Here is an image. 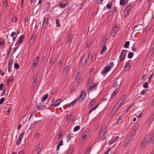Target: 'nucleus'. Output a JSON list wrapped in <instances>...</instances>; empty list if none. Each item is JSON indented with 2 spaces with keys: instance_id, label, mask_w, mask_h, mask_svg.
<instances>
[{
  "instance_id": "f257e3e1",
  "label": "nucleus",
  "mask_w": 154,
  "mask_h": 154,
  "mask_svg": "<svg viewBox=\"0 0 154 154\" xmlns=\"http://www.w3.org/2000/svg\"><path fill=\"white\" fill-rule=\"evenodd\" d=\"M113 66V63L111 62L109 64V66H106L103 68V69L101 71V73L102 74H106L107 72H108Z\"/></svg>"
},
{
  "instance_id": "f03ea898",
  "label": "nucleus",
  "mask_w": 154,
  "mask_h": 154,
  "mask_svg": "<svg viewBox=\"0 0 154 154\" xmlns=\"http://www.w3.org/2000/svg\"><path fill=\"white\" fill-rule=\"evenodd\" d=\"M127 52H128V51L125 50H123L122 51L119 57V61L121 62L125 58Z\"/></svg>"
},
{
  "instance_id": "7ed1b4c3",
  "label": "nucleus",
  "mask_w": 154,
  "mask_h": 154,
  "mask_svg": "<svg viewBox=\"0 0 154 154\" xmlns=\"http://www.w3.org/2000/svg\"><path fill=\"white\" fill-rule=\"evenodd\" d=\"M86 92L85 91H82L81 92L80 96L78 98V101L81 102L83 101L86 97Z\"/></svg>"
},
{
  "instance_id": "20e7f679",
  "label": "nucleus",
  "mask_w": 154,
  "mask_h": 154,
  "mask_svg": "<svg viewBox=\"0 0 154 154\" xmlns=\"http://www.w3.org/2000/svg\"><path fill=\"white\" fill-rule=\"evenodd\" d=\"M106 126L104 125L102 127L100 131V133L99 136L100 139H101V137L103 136L106 134Z\"/></svg>"
},
{
  "instance_id": "39448f33",
  "label": "nucleus",
  "mask_w": 154,
  "mask_h": 154,
  "mask_svg": "<svg viewBox=\"0 0 154 154\" xmlns=\"http://www.w3.org/2000/svg\"><path fill=\"white\" fill-rule=\"evenodd\" d=\"M131 131V132L128 134V136L129 138H131V139H132L135 137V135L136 133V131L132 129Z\"/></svg>"
},
{
  "instance_id": "423d86ee",
  "label": "nucleus",
  "mask_w": 154,
  "mask_h": 154,
  "mask_svg": "<svg viewBox=\"0 0 154 154\" xmlns=\"http://www.w3.org/2000/svg\"><path fill=\"white\" fill-rule=\"evenodd\" d=\"M68 4V1L67 0H63L60 3L59 6L62 8H64Z\"/></svg>"
},
{
  "instance_id": "0eeeda50",
  "label": "nucleus",
  "mask_w": 154,
  "mask_h": 154,
  "mask_svg": "<svg viewBox=\"0 0 154 154\" xmlns=\"http://www.w3.org/2000/svg\"><path fill=\"white\" fill-rule=\"evenodd\" d=\"M24 37V35L23 34L21 35L19 38V39L17 41V43L15 45V46L19 45L21 43Z\"/></svg>"
},
{
  "instance_id": "6e6552de",
  "label": "nucleus",
  "mask_w": 154,
  "mask_h": 154,
  "mask_svg": "<svg viewBox=\"0 0 154 154\" xmlns=\"http://www.w3.org/2000/svg\"><path fill=\"white\" fill-rule=\"evenodd\" d=\"M48 17L45 18L44 20L42 27L44 29H45L48 27Z\"/></svg>"
},
{
  "instance_id": "1a4fd4ad",
  "label": "nucleus",
  "mask_w": 154,
  "mask_h": 154,
  "mask_svg": "<svg viewBox=\"0 0 154 154\" xmlns=\"http://www.w3.org/2000/svg\"><path fill=\"white\" fill-rule=\"evenodd\" d=\"M119 138L118 136H113L112 139L109 141V145H112Z\"/></svg>"
},
{
  "instance_id": "9d476101",
  "label": "nucleus",
  "mask_w": 154,
  "mask_h": 154,
  "mask_svg": "<svg viewBox=\"0 0 154 154\" xmlns=\"http://www.w3.org/2000/svg\"><path fill=\"white\" fill-rule=\"evenodd\" d=\"M48 108V107H47L46 105H45V104H44L38 105L36 106V108L39 109L40 110L44 109L45 108Z\"/></svg>"
},
{
  "instance_id": "9b49d317",
  "label": "nucleus",
  "mask_w": 154,
  "mask_h": 154,
  "mask_svg": "<svg viewBox=\"0 0 154 154\" xmlns=\"http://www.w3.org/2000/svg\"><path fill=\"white\" fill-rule=\"evenodd\" d=\"M42 145L41 143L38 144L37 146L36 154H39L42 148Z\"/></svg>"
},
{
  "instance_id": "f8f14e48",
  "label": "nucleus",
  "mask_w": 154,
  "mask_h": 154,
  "mask_svg": "<svg viewBox=\"0 0 154 154\" xmlns=\"http://www.w3.org/2000/svg\"><path fill=\"white\" fill-rule=\"evenodd\" d=\"M131 64V60H129L127 62L125 67V70H127L130 67Z\"/></svg>"
},
{
  "instance_id": "ddd939ff",
  "label": "nucleus",
  "mask_w": 154,
  "mask_h": 154,
  "mask_svg": "<svg viewBox=\"0 0 154 154\" xmlns=\"http://www.w3.org/2000/svg\"><path fill=\"white\" fill-rule=\"evenodd\" d=\"M74 35H73L72 33H70L66 41V43L68 44L70 42V41H71L72 40V39Z\"/></svg>"
},
{
  "instance_id": "4468645a",
  "label": "nucleus",
  "mask_w": 154,
  "mask_h": 154,
  "mask_svg": "<svg viewBox=\"0 0 154 154\" xmlns=\"http://www.w3.org/2000/svg\"><path fill=\"white\" fill-rule=\"evenodd\" d=\"M131 5L129 3L125 8L124 13H126V14H128L131 8Z\"/></svg>"
},
{
  "instance_id": "2eb2a0df",
  "label": "nucleus",
  "mask_w": 154,
  "mask_h": 154,
  "mask_svg": "<svg viewBox=\"0 0 154 154\" xmlns=\"http://www.w3.org/2000/svg\"><path fill=\"white\" fill-rule=\"evenodd\" d=\"M98 85V82H97L95 83H94L93 85L92 86H90V87L89 88V90H91V91H93L94 90H96L97 89V86Z\"/></svg>"
},
{
  "instance_id": "dca6fc26",
  "label": "nucleus",
  "mask_w": 154,
  "mask_h": 154,
  "mask_svg": "<svg viewBox=\"0 0 154 154\" xmlns=\"http://www.w3.org/2000/svg\"><path fill=\"white\" fill-rule=\"evenodd\" d=\"M124 116L123 114H122L119 115L118 119L117 121V124H118L122 122L123 120V117Z\"/></svg>"
},
{
  "instance_id": "f3484780",
  "label": "nucleus",
  "mask_w": 154,
  "mask_h": 154,
  "mask_svg": "<svg viewBox=\"0 0 154 154\" xmlns=\"http://www.w3.org/2000/svg\"><path fill=\"white\" fill-rule=\"evenodd\" d=\"M132 140L131 138H128V137L126 138L124 144V146H126L128 145L130 143Z\"/></svg>"
},
{
  "instance_id": "a211bd4d",
  "label": "nucleus",
  "mask_w": 154,
  "mask_h": 154,
  "mask_svg": "<svg viewBox=\"0 0 154 154\" xmlns=\"http://www.w3.org/2000/svg\"><path fill=\"white\" fill-rule=\"evenodd\" d=\"M118 110V109H117L115 108L114 106L109 115V117H112L114 115V114Z\"/></svg>"
},
{
  "instance_id": "6ab92c4d",
  "label": "nucleus",
  "mask_w": 154,
  "mask_h": 154,
  "mask_svg": "<svg viewBox=\"0 0 154 154\" xmlns=\"http://www.w3.org/2000/svg\"><path fill=\"white\" fill-rule=\"evenodd\" d=\"M84 57V56L82 57L81 58V64L82 66H85L86 65L87 60L86 59H85L83 60Z\"/></svg>"
},
{
  "instance_id": "aec40b11",
  "label": "nucleus",
  "mask_w": 154,
  "mask_h": 154,
  "mask_svg": "<svg viewBox=\"0 0 154 154\" xmlns=\"http://www.w3.org/2000/svg\"><path fill=\"white\" fill-rule=\"evenodd\" d=\"M41 122V120H39L38 121H35L33 123H32L31 125L29 128V129H29H31L32 128L36 125L38 123H39Z\"/></svg>"
},
{
  "instance_id": "412c9836",
  "label": "nucleus",
  "mask_w": 154,
  "mask_h": 154,
  "mask_svg": "<svg viewBox=\"0 0 154 154\" xmlns=\"http://www.w3.org/2000/svg\"><path fill=\"white\" fill-rule=\"evenodd\" d=\"M102 48L101 50L100 53L101 54H103L104 52L106 51L107 50L106 47L105 45H104L102 47Z\"/></svg>"
},
{
  "instance_id": "4be33fe9",
  "label": "nucleus",
  "mask_w": 154,
  "mask_h": 154,
  "mask_svg": "<svg viewBox=\"0 0 154 154\" xmlns=\"http://www.w3.org/2000/svg\"><path fill=\"white\" fill-rule=\"evenodd\" d=\"M35 38L36 36L35 35V34H33L31 37L29 41L31 42L32 44H33L34 42Z\"/></svg>"
},
{
  "instance_id": "5701e85b",
  "label": "nucleus",
  "mask_w": 154,
  "mask_h": 154,
  "mask_svg": "<svg viewBox=\"0 0 154 154\" xmlns=\"http://www.w3.org/2000/svg\"><path fill=\"white\" fill-rule=\"evenodd\" d=\"M125 95H124L118 100V102L120 103V104H122L123 103V101L125 100Z\"/></svg>"
},
{
  "instance_id": "b1692460",
  "label": "nucleus",
  "mask_w": 154,
  "mask_h": 154,
  "mask_svg": "<svg viewBox=\"0 0 154 154\" xmlns=\"http://www.w3.org/2000/svg\"><path fill=\"white\" fill-rule=\"evenodd\" d=\"M63 143V141L61 140L58 144L57 146L56 150L58 151L60 149V147L62 145Z\"/></svg>"
},
{
  "instance_id": "393cba45",
  "label": "nucleus",
  "mask_w": 154,
  "mask_h": 154,
  "mask_svg": "<svg viewBox=\"0 0 154 154\" xmlns=\"http://www.w3.org/2000/svg\"><path fill=\"white\" fill-rule=\"evenodd\" d=\"M48 97V94H46L43 97H42L41 99V102H43L45 101Z\"/></svg>"
},
{
  "instance_id": "a878e982",
  "label": "nucleus",
  "mask_w": 154,
  "mask_h": 154,
  "mask_svg": "<svg viewBox=\"0 0 154 154\" xmlns=\"http://www.w3.org/2000/svg\"><path fill=\"white\" fill-rule=\"evenodd\" d=\"M146 137L147 138H149L150 140H151L152 139L153 137V135L152 134V132L149 133V134L147 135Z\"/></svg>"
},
{
  "instance_id": "bb28decb",
  "label": "nucleus",
  "mask_w": 154,
  "mask_h": 154,
  "mask_svg": "<svg viewBox=\"0 0 154 154\" xmlns=\"http://www.w3.org/2000/svg\"><path fill=\"white\" fill-rule=\"evenodd\" d=\"M11 50V45H10L9 47V49L8 50V51L6 56L5 58V60H7L8 59V57L9 56L10 52V51Z\"/></svg>"
},
{
  "instance_id": "cd10ccee",
  "label": "nucleus",
  "mask_w": 154,
  "mask_h": 154,
  "mask_svg": "<svg viewBox=\"0 0 154 154\" xmlns=\"http://www.w3.org/2000/svg\"><path fill=\"white\" fill-rule=\"evenodd\" d=\"M69 69V66H65V69L63 70V72L66 74L68 72Z\"/></svg>"
},
{
  "instance_id": "c85d7f7f",
  "label": "nucleus",
  "mask_w": 154,
  "mask_h": 154,
  "mask_svg": "<svg viewBox=\"0 0 154 154\" xmlns=\"http://www.w3.org/2000/svg\"><path fill=\"white\" fill-rule=\"evenodd\" d=\"M76 102L77 100L76 99L69 103V106L72 107L75 105Z\"/></svg>"
},
{
  "instance_id": "c756f323",
  "label": "nucleus",
  "mask_w": 154,
  "mask_h": 154,
  "mask_svg": "<svg viewBox=\"0 0 154 154\" xmlns=\"http://www.w3.org/2000/svg\"><path fill=\"white\" fill-rule=\"evenodd\" d=\"M154 53V48H151L149 52V54H150V56H152Z\"/></svg>"
},
{
  "instance_id": "7c9ffc66",
  "label": "nucleus",
  "mask_w": 154,
  "mask_h": 154,
  "mask_svg": "<svg viewBox=\"0 0 154 154\" xmlns=\"http://www.w3.org/2000/svg\"><path fill=\"white\" fill-rule=\"evenodd\" d=\"M112 4V2H109L106 5V6L107 9H110L111 8Z\"/></svg>"
},
{
  "instance_id": "2f4dec72",
  "label": "nucleus",
  "mask_w": 154,
  "mask_h": 154,
  "mask_svg": "<svg viewBox=\"0 0 154 154\" xmlns=\"http://www.w3.org/2000/svg\"><path fill=\"white\" fill-rule=\"evenodd\" d=\"M119 90H117V89L115 90V91H114V92L112 93V94L111 97V98H112L115 96L116 94L118 93V92Z\"/></svg>"
},
{
  "instance_id": "473e14b6",
  "label": "nucleus",
  "mask_w": 154,
  "mask_h": 154,
  "mask_svg": "<svg viewBox=\"0 0 154 154\" xmlns=\"http://www.w3.org/2000/svg\"><path fill=\"white\" fill-rule=\"evenodd\" d=\"M93 57V54L92 53H91V52H90L89 54L88 59H90L91 61L92 60V58Z\"/></svg>"
},
{
  "instance_id": "72a5a7b5",
  "label": "nucleus",
  "mask_w": 154,
  "mask_h": 154,
  "mask_svg": "<svg viewBox=\"0 0 154 154\" xmlns=\"http://www.w3.org/2000/svg\"><path fill=\"white\" fill-rule=\"evenodd\" d=\"M139 126V124L138 123H136L134 127L131 129L134 130H135V131H136L137 130Z\"/></svg>"
},
{
  "instance_id": "f704fd0d",
  "label": "nucleus",
  "mask_w": 154,
  "mask_h": 154,
  "mask_svg": "<svg viewBox=\"0 0 154 154\" xmlns=\"http://www.w3.org/2000/svg\"><path fill=\"white\" fill-rule=\"evenodd\" d=\"M38 75H35V77L33 79V82L34 83L36 84L37 82L38 81Z\"/></svg>"
},
{
  "instance_id": "c9c22d12",
  "label": "nucleus",
  "mask_w": 154,
  "mask_h": 154,
  "mask_svg": "<svg viewBox=\"0 0 154 154\" xmlns=\"http://www.w3.org/2000/svg\"><path fill=\"white\" fill-rule=\"evenodd\" d=\"M55 60V57L54 56H52L50 60V63L52 64L53 63Z\"/></svg>"
},
{
  "instance_id": "e433bc0d",
  "label": "nucleus",
  "mask_w": 154,
  "mask_h": 154,
  "mask_svg": "<svg viewBox=\"0 0 154 154\" xmlns=\"http://www.w3.org/2000/svg\"><path fill=\"white\" fill-rule=\"evenodd\" d=\"M91 146H90L85 152V154H89L90 153Z\"/></svg>"
},
{
  "instance_id": "4c0bfd02",
  "label": "nucleus",
  "mask_w": 154,
  "mask_h": 154,
  "mask_svg": "<svg viewBox=\"0 0 154 154\" xmlns=\"http://www.w3.org/2000/svg\"><path fill=\"white\" fill-rule=\"evenodd\" d=\"M107 40V39L106 38V37H104L103 38V39L102 40V43L104 45H105L106 43V42Z\"/></svg>"
},
{
  "instance_id": "58836bf2",
  "label": "nucleus",
  "mask_w": 154,
  "mask_h": 154,
  "mask_svg": "<svg viewBox=\"0 0 154 154\" xmlns=\"http://www.w3.org/2000/svg\"><path fill=\"white\" fill-rule=\"evenodd\" d=\"M56 27H59L60 25V20L59 19H56Z\"/></svg>"
},
{
  "instance_id": "ea45409f",
  "label": "nucleus",
  "mask_w": 154,
  "mask_h": 154,
  "mask_svg": "<svg viewBox=\"0 0 154 154\" xmlns=\"http://www.w3.org/2000/svg\"><path fill=\"white\" fill-rule=\"evenodd\" d=\"M129 45V42L127 41L124 45V47L125 48H128Z\"/></svg>"
},
{
  "instance_id": "a19ab883",
  "label": "nucleus",
  "mask_w": 154,
  "mask_h": 154,
  "mask_svg": "<svg viewBox=\"0 0 154 154\" xmlns=\"http://www.w3.org/2000/svg\"><path fill=\"white\" fill-rule=\"evenodd\" d=\"M121 104H120V103H119V102H118L115 106V108L118 109L121 106Z\"/></svg>"
},
{
  "instance_id": "79ce46f5",
  "label": "nucleus",
  "mask_w": 154,
  "mask_h": 154,
  "mask_svg": "<svg viewBox=\"0 0 154 154\" xmlns=\"http://www.w3.org/2000/svg\"><path fill=\"white\" fill-rule=\"evenodd\" d=\"M14 68H16V69H18L19 68L20 66L18 63L16 62L14 63Z\"/></svg>"
},
{
  "instance_id": "37998d69",
  "label": "nucleus",
  "mask_w": 154,
  "mask_h": 154,
  "mask_svg": "<svg viewBox=\"0 0 154 154\" xmlns=\"http://www.w3.org/2000/svg\"><path fill=\"white\" fill-rule=\"evenodd\" d=\"M72 113H71L69 115H67V116L66 118V121H69L70 119L71 118L72 116Z\"/></svg>"
},
{
  "instance_id": "c03bdc74",
  "label": "nucleus",
  "mask_w": 154,
  "mask_h": 154,
  "mask_svg": "<svg viewBox=\"0 0 154 154\" xmlns=\"http://www.w3.org/2000/svg\"><path fill=\"white\" fill-rule=\"evenodd\" d=\"M134 55V54L132 52H130L129 53L128 55V58H131Z\"/></svg>"
},
{
  "instance_id": "a18cd8bd",
  "label": "nucleus",
  "mask_w": 154,
  "mask_h": 154,
  "mask_svg": "<svg viewBox=\"0 0 154 154\" xmlns=\"http://www.w3.org/2000/svg\"><path fill=\"white\" fill-rule=\"evenodd\" d=\"M39 57H36L34 60L33 62L38 63L39 61Z\"/></svg>"
},
{
  "instance_id": "49530a36",
  "label": "nucleus",
  "mask_w": 154,
  "mask_h": 154,
  "mask_svg": "<svg viewBox=\"0 0 154 154\" xmlns=\"http://www.w3.org/2000/svg\"><path fill=\"white\" fill-rule=\"evenodd\" d=\"M95 103V99H93L91 100L90 102V106H93Z\"/></svg>"
},
{
  "instance_id": "de8ad7c7",
  "label": "nucleus",
  "mask_w": 154,
  "mask_h": 154,
  "mask_svg": "<svg viewBox=\"0 0 154 154\" xmlns=\"http://www.w3.org/2000/svg\"><path fill=\"white\" fill-rule=\"evenodd\" d=\"M114 13V11H110L109 12L108 15V16H107L108 17V18L110 17L111 16H112L113 15Z\"/></svg>"
},
{
  "instance_id": "09e8293b",
  "label": "nucleus",
  "mask_w": 154,
  "mask_h": 154,
  "mask_svg": "<svg viewBox=\"0 0 154 154\" xmlns=\"http://www.w3.org/2000/svg\"><path fill=\"white\" fill-rule=\"evenodd\" d=\"M80 128V127L79 126H76L75 127L74 129V131H77L79 130Z\"/></svg>"
},
{
  "instance_id": "8fccbe9b",
  "label": "nucleus",
  "mask_w": 154,
  "mask_h": 154,
  "mask_svg": "<svg viewBox=\"0 0 154 154\" xmlns=\"http://www.w3.org/2000/svg\"><path fill=\"white\" fill-rule=\"evenodd\" d=\"M13 60H10L8 65V67H12L13 63Z\"/></svg>"
},
{
  "instance_id": "3c124183",
  "label": "nucleus",
  "mask_w": 154,
  "mask_h": 154,
  "mask_svg": "<svg viewBox=\"0 0 154 154\" xmlns=\"http://www.w3.org/2000/svg\"><path fill=\"white\" fill-rule=\"evenodd\" d=\"M66 137L68 138V139L67 140V142H68L69 141V140H70V139L71 138V135L70 134H67L66 136Z\"/></svg>"
},
{
  "instance_id": "603ef678",
  "label": "nucleus",
  "mask_w": 154,
  "mask_h": 154,
  "mask_svg": "<svg viewBox=\"0 0 154 154\" xmlns=\"http://www.w3.org/2000/svg\"><path fill=\"white\" fill-rule=\"evenodd\" d=\"M120 4L122 6L125 5L126 4H125V2L124 0H120Z\"/></svg>"
},
{
  "instance_id": "864d4df0",
  "label": "nucleus",
  "mask_w": 154,
  "mask_h": 154,
  "mask_svg": "<svg viewBox=\"0 0 154 154\" xmlns=\"http://www.w3.org/2000/svg\"><path fill=\"white\" fill-rule=\"evenodd\" d=\"M59 105V103H56V101L54 102V103H53L51 104V106H54L55 107H57Z\"/></svg>"
},
{
  "instance_id": "5fc2aeb1",
  "label": "nucleus",
  "mask_w": 154,
  "mask_h": 154,
  "mask_svg": "<svg viewBox=\"0 0 154 154\" xmlns=\"http://www.w3.org/2000/svg\"><path fill=\"white\" fill-rule=\"evenodd\" d=\"M116 33V30H115L114 29H112V33H111L112 36H114L115 35Z\"/></svg>"
},
{
  "instance_id": "6e6d98bb",
  "label": "nucleus",
  "mask_w": 154,
  "mask_h": 154,
  "mask_svg": "<svg viewBox=\"0 0 154 154\" xmlns=\"http://www.w3.org/2000/svg\"><path fill=\"white\" fill-rule=\"evenodd\" d=\"M24 135V133H22L19 136V139L21 140L23 138V137Z\"/></svg>"
},
{
  "instance_id": "4d7b16f0",
  "label": "nucleus",
  "mask_w": 154,
  "mask_h": 154,
  "mask_svg": "<svg viewBox=\"0 0 154 154\" xmlns=\"http://www.w3.org/2000/svg\"><path fill=\"white\" fill-rule=\"evenodd\" d=\"M143 86L144 88H147L149 87V86L148 85V83L147 82H145L143 84Z\"/></svg>"
},
{
  "instance_id": "13d9d810",
  "label": "nucleus",
  "mask_w": 154,
  "mask_h": 154,
  "mask_svg": "<svg viewBox=\"0 0 154 154\" xmlns=\"http://www.w3.org/2000/svg\"><path fill=\"white\" fill-rule=\"evenodd\" d=\"M82 79V78L81 77H79V79H78V80L77 82L78 83V86H79V85Z\"/></svg>"
},
{
  "instance_id": "bf43d9fd",
  "label": "nucleus",
  "mask_w": 154,
  "mask_h": 154,
  "mask_svg": "<svg viewBox=\"0 0 154 154\" xmlns=\"http://www.w3.org/2000/svg\"><path fill=\"white\" fill-rule=\"evenodd\" d=\"M5 85L4 84L2 83L0 85V90L2 91L3 90Z\"/></svg>"
},
{
  "instance_id": "052dcab7",
  "label": "nucleus",
  "mask_w": 154,
  "mask_h": 154,
  "mask_svg": "<svg viewBox=\"0 0 154 154\" xmlns=\"http://www.w3.org/2000/svg\"><path fill=\"white\" fill-rule=\"evenodd\" d=\"M91 44V42H87V44L86 45V48H88L90 47Z\"/></svg>"
},
{
  "instance_id": "680f3d73",
  "label": "nucleus",
  "mask_w": 154,
  "mask_h": 154,
  "mask_svg": "<svg viewBox=\"0 0 154 154\" xmlns=\"http://www.w3.org/2000/svg\"><path fill=\"white\" fill-rule=\"evenodd\" d=\"M36 85V84L34 83L33 82H32V83L31 86V88H32V89H33L35 87Z\"/></svg>"
},
{
  "instance_id": "e2e57ef3",
  "label": "nucleus",
  "mask_w": 154,
  "mask_h": 154,
  "mask_svg": "<svg viewBox=\"0 0 154 154\" xmlns=\"http://www.w3.org/2000/svg\"><path fill=\"white\" fill-rule=\"evenodd\" d=\"M5 100V97L2 98L0 100V104H1L4 102Z\"/></svg>"
},
{
  "instance_id": "0e129e2a",
  "label": "nucleus",
  "mask_w": 154,
  "mask_h": 154,
  "mask_svg": "<svg viewBox=\"0 0 154 154\" xmlns=\"http://www.w3.org/2000/svg\"><path fill=\"white\" fill-rule=\"evenodd\" d=\"M6 39L8 40V42L9 44H10L11 43L10 42V41H9V40H10V37L8 35H7Z\"/></svg>"
},
{
  "instance_id": "69168bd1",
  "label": "nucleus",
  "mask_w": 154,
  "mask_h": 154,
  "mask_svg": "<svg viewBox=\"0 0 154 154\" xmlns=\"http://www.w3.org/2000/svg\"><path fill=\"white\" fill-rule=\"evenodd\" d=\"M62 63H63V61L61 60H60V61L59 63L58 64V66L59 67H60L62 65Z\"/></svg>"
},
{
  "instance_id": "338daca9",
  "label": "nucleus",
  "mask_w": 154,
  "mask_h": 154,
  "mask_svg": "<svg viewBox=\"0 0 154 154\" xmlns=\"http://www.w3.org/2000/svg\"><path fill=\"white\" fill-rule=\"evenodd\" d=\"M24 20L25 22H26L28 21V16H26L24 18Z\"/></svg>"
},
{
  "instance_id": "774afa93",
  "label": "nucleus",
  "mask_w": 154,
  "mask_h": 154,
  "mask_svg": "<svg viewBox=\"0 0 154 154\" xmlns=\"http://www.w3.org/2000/svg\"><path fill=\"white\" fill-rule=\"evenodd\" d=\"M153 76V74H152L151 75H150V76H149V77L148 78V80L149 81L151 80V79H152V78Z\"/></svg>"
}]
</instances>
